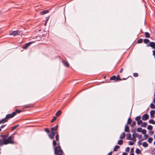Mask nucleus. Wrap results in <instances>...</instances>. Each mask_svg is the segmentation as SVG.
<instances>
[{"label":"nucleus","mask_w":155,"mask_h":155,"mask_svg":"<svg viewBox=\"0 0 155 155\" xmlns=\"http://www.w3.org/2000/svg\"><path fill=\"white\" fill-rule=\"evenodd\" d=\"M123 68H121V69H120V73H122L123 71Z\"/></svg>","instance_id":"13d9d810"},{"label":"nucleus","mask_w":155,"mask_h":155,"mask_svg":"<svg viewBox=\"0 0 155 155\" xmlns=\"http://www.w3.org/2000/svg\"><path fill=\"white\" fill-rule=\"evenodd\" d=\"M154 145H155V141L154 142Z\"/></svg>","instance_id":"774afa93"},{"label":"nucleus","mask_w":155,"mask_h":155,"mask_svg":"<svg viewBox=\"0 0 155 155\" xmlns=\"http://www.w3.org/2000/svg\"><path fill=\"white\" fill-rule=\"evenodd\" d=\"M152 154L153 155H155V149H153L151 152Z\"/></svg>","instance_id":"79ce46f5"},{"label":"nucleus","mask_w":155,"mask_h":155,"mask_svg":"<svg viewBox=\"0 0 155 155\" xmlns=\"http://www.w3.org/2000/svg\"><path fill=\"white\" fill-rule=\"evenodd\" d=\"M58 129V125H57L55 127H52L51 128V131H57Z\"/></svg>","instance_id":"f8f14e48"},{"label":"nucleus","mask_w":155,"mask_h":155,"mask_svg":"<svg viewBox=\"0 0 155 155\" xmlns=\"http://www.w3.org/2000/svg\"><path fill=\"white\" fill-rule=\"evenodd\" d=\"M149 115L147 114H144L142 116V119L143 120H146L149 118Z\"/></svg>","instance_id":"0eeeda50"},{"label":"nucleus","mask_w":155,"mask_h":155,"mask_svg":"<svg viewBox=\"0 0 155 155\" xmlns=\"http://www.w3.org/2000/svg\"><path fill=\"white\" fill-rule=\"evenodd\" d=\"M126 139L127 140H133V138H131V134L130 133L127 136Z\"/></svg>","instance_id":"9b49d317"},{"label":"nucleus","mask_w":155,"mask_h":155,"mask_svg":"<svg viewBox=\"0 0 155 155\" xmlns=\"http://www.w3.org/2000/svg\"><path fill=\"white\" fill-rule=\"evenodd\" d=\"M137 137H138V139H140L142 137V135L141 134L138 135H138H137Z\"/></svg>","instance_id":"c03bdc74"},{"label":"nucleus","mask_w":155,"mask_h":155,"mask_svg":"<svg viewBox=\"0 0 155 155\" xmlns=\"http://www.w3.org/2000/svg\"><path fill=\"white\" fill-rule=\"evenodd\" d=\"M8 121V120L7 119L6 117H5L0 121V124H4L5 122H7Z\"/></svg>","instance_id":"9d476101"},{"label":"nucleus","mask_w":155,"mask_h":155,"mask_svg":"<svg viewBox=\"0 0 155 155\" xmlns=\"http://www.w3.org/2000/svg\"><path fill=\"white\" fill-rule=\"evenodd\" d=\"M143 146L144 147H148V144L146 142H143L142 143Z\"/></svg>","instance_id":"4be33fe9"},{"label":"nucleus","mask_w":155,"mask_h":155,"mask_svg":"<svg viewBox=\"0 0 155 155\" xmlns=\"http://www.w3.org/2000/svg\"><path fill=\"white\" fill-rule=\"evenodd\" d=\"M31 44V42H29V43H26L25 44V45L23 46V48L24 49H26L28 47L30 46Z\"/></svg>","instance_id":"6e6552de"},{"label":"nucleus","mask_w":155,"mask_h":155,"mask_svg":"<svg viewBox=\"0 0 155 155\" xmlns=\"http://www.w3.org/2000/svg\"><path fill=\"white\" fill-rule=\"evenodd\" d=\"M153 102L155 104V98H154L153 100Z\"/></svg>","instance_id":"680f3d73"},{"label":"nucleus","mask_w":155,"mask_h":155,"mask_svg":"<svg viewBox=\"0 0 155 155\" xmlns=\"http://www.w3.org/2000/svg\"><path fill=\"white\" fill-rule=\"evenodd\" d=\"M137 41L138 43H141L143 41V39L142 38H140Z\"/></svg>","instance_id":"e433bc0d"},{"label":"nucleus","mask_w":155,"mask_h":155,"mask_svg":"<svg viewBox=\"0 0 155 155\" xmlns=\"http://www.w3.org/2000/svg\"><path fill=\"white\" fill-rule=\"evenodd\" d=\"M136 139H135L134 140V142H136Z\"/></svg>","instance_id":"69168bd1"},{"label":"nucleus","mask_w":155,"mask_h":155,"mask_svg":"<svg viewBox=\"0 0 155 155\" xmlns=\"http://www.w3.org/2000/svg\"><path fill=\"white\" fill-rule=\"evenodd\" d=\"M137 135H138L137 133H134L133 134H132V136L133 137V139L135 138L136 137H137Z\"/></svg>","instance_id":"393cba45"},{"label":"nucleus","mask_w":155,"mask_h":155,"mask_svg":"<svg viewBox=\"0 0 155 155\" xmlns=\"http://www.w3.org/2000/svg\"><path fill=\"white\" fill-rule=\"evenodd\" d=\"M147 47H150L153 49H155V43L153 42H150L147 45Z\"/></svg>","instance_id":"423d86ee"},{"label":"nucleus","mask_w":155,"mask_h":155,"mask_svg":"<svg viewBox=\"0 0 155 155\" xmlns=\"http://www.w3.org/2000/svg\"><path fill=\"white\" fill-rule=\"evenodd\" d=\"M145 139H147L148 137V136L147 134H145L144 135Z\"/></svg>","instance_id":"de8ad7c7"},{"label":"nucleus","mask_w":155,"mask_h":155,"mask_svg":"<svg viewBox=\"0 0 155 155\" xmlns=\"http://www.w3.org/2000/svg\"><path fill=\"white\" fill-rule=\"evenodd\" d=\"M140 116H138L136 117L135 120L138 121L140 120Z\"/></svg>","instance_id":"473e14b6"},{"label":"nucleus","mask_w":155,"mask_h":155,"mask_svg":"<svg viewBox=\"0 0 155 155\" xmlns=\"http://www.w3.org/2000/svg\"><path fill=\"white\" fill-rule=\"evenodd\" d=\"M16 115V113L13 112L11 114H8L5 117L8 120V119L10 118H12L13 117Z\"/></svg>","instance_id":"39448f33"},{"label":"nucleus","mask_w":155,"mask_h":155,"mask_svg":"<svg viewBox=\"0 0 155 155\" xmlns=\"http://www.w3.org/2000/svg\"><path fill=\"white\" fill-rule=\"evenodd\" d=\"M31 106V104H28L26 105H25L24 106V108H30Z\"/></svg>","instance_id":"a878e982"},{"label":"nucleus","mask_w":155,"mask_h":155,"mask_svg":"<svg viewBox=\"0 0 155 155\" xmlns=\"http://www.w3.org/2000/svg\"><path fill=\"white\" fill-rule=\"evenodd\" d=\"M116 78H117L118 79V80H119L120 81H121V79L120 78V76L119 75H117Z\"/></svg>","instance_id":"8fccbe9b"},{"label":"nucleus","mask_w":155,"mask_h":155,"mask_svg":"<svg viewBox=\"0 0 155 155\" xmlns=\"http://www.w3.org/2000/svg\"><path fill=\"white\" fill-rule=\"evenodd\" d=\"M118 78H116V77L115 76H112L110 78V80H115V81H117L118 80Z\"/></svg>","instance_id":"2eb2a0df"},{"label":"nucleus","mask_w":155,"mask_h":155,"mask_svg":"<svg viewBox=\"0 0 155 155\" xmlns=\"http://www.w3.org/2000/svg\"><path fill=\"white\" fill-rule=\"evenodd\" d=\"M130 155H134V153H130Z\"/></svg>","instance_id":"e2e57ef3"},{"label":"nucleus","mask_w":155,"mask_h":155,"mask_svg":"<svg viewBox=\"0 0 155 155\" xmlns=\"http://www.w3.org/2000/svg\"><path fill=\"white\" fill-rule=\"evenodd\" d=\"M57 133H58V132H54V131H51V132L50 133V134H48V136L51 139H54V136L55 135V134H56V135L57 134Z\"/></svg>","instance_id":"20e7f679"},{"label":"nucleus","mask_w":155,"mask_h":155,"mask_svg":"<svg viewBox=\"0 0 155 155\" xmlns=\"http://www.w3.org/2000/svg\"><path fill=\"white\" fill-rule=\"evenodd\" d=\"M2 138V141L0 144V146H2L3 145H6L8 144H13L15 142L13 141L14 137L12 135L8 137V139H6L8 137V135L7 134L5 135H1Z\"/></svg>","instance_id":"f03ea898"},{"label":"nucleus","mask_w":155,"mask_h":155,"mask_svg":"<svg viewBox=\"0 0 155 155\" xmlns=\"http://www.w3.org/2000/svg\"><path fill=\"white\" fill-rule=\"evenodd\" d=\"M132 120L130 118H129L128 120L127 124H130L132 122Z\"/></svg>","instance_id":"cd10ccee"},{"label":"nucleus","mask_w":155,"mask_h":155,"mask_svg":"<svg viewBox=\"0 0 155 155\" xmlns=\"http://www.w3.org/2000/svg\"><path fill=\"white\" fill-rule=\"evenodd\" d=\"M129 144L130 145H133L134 144V143L133 142L131 141H129Z\"/></svg>","instance_id":"37998d69"},{"label":"nucleus","mask_w":155,"mask_h":155,"mask_svg":"<svg viewBox=\"0 0 155 155\" xmlns=\"http://www.w3.org/2000/svg\"><path fill=\"white\" fill-rule=\"evenodd\" d=\"M120 147L118 145H116L115 146L114 149V151H117L120 148Z\"/></svg>","instance_id":"a211bd4d"},{"label":"nucleus","mask_w":155,"mask_h":155,"mask_svg":"<svg viewBox=\"0 0 155 155\" xmlns=\"http://www.w3.org/2000/svg\"><path fill=\"white\" fill-rule=\"evenodd\" d=\"M134 149L133 148H131L130 151V153H134Z\"/></svg>","instance_id":"09e8293b"},{"label":"nucleus","mask_w":155,"mask_h":155,"mask_svg":"<svg viewBox=\"0 0 155 155\" xmlns=\"http://www.w3.org/2000/svg\"><path fill=\"white\" fill-rule=\"evenodd\" d=\"M112 153V151L110 152L107 155H111Z\"/></svg>","instance_id":"6e6d98bb"},{"label":"nucleus","mask_w":155,"mask_h":155,"mask_svg":"<svg viewBox=\"0 0 155 155\" xmlns=\"http://www.w3.org/2000/svg\"><path fill=\"white\" fill-rule=\"evenodd\" d=\"M127 78H123V80H126Z\"/></svg>","instance_id":"0e129e2a"},{"label":"nucleus","mask_w":155,"mask_h":155,"mask_svg":"<svg viewBox=\"0 0 155 155\" xmlns=\"http://www.w3.org/2000/svg\"><path fill=\"white\" fill-rule=\"evenodd\" d=\"M155 113V111L154 110H152L150 112V117L151 118H153V117H152V116H153Z\"/></svg>","instance_id":"6ab92c4d"},{"label":"nucleus","mask_w":155,"mask_h":155,"mask_svg":"<svg viewBox=\"0 0 155 155\" xmlns=\"http://www.w3.org/2000/svg\"><path fill=\"white\" fill-rule=\"evenodd\" d=\"M141 132H142V134H146L147 132V131L146 130L143 129L142 130Z\"/></svg>","instance_id":"4c0bfd02"},{"label":"nucleus","mask_w":155,"mask_h":155,"mask_svg":"<svg viewBox=\"0 0 155 155\" xmlns=\"http://www.w3.org/2000/svg\"><path fill=\"white\" fill-rule=\"evenodd\" d=\"M143 42L145 44H146L150 42V41L148 39H144L143 40Z\"/></svg>","instance_id":"c85d7f7f"},{"label":"nucleus","mask_w":155,"mask_h":155,"mask_svg":"<svg viewBox=\"0 0 155 155\" xmlns=\"http://www.w3.org/2000/svg\"><path fill=\"white\" fill-rule=\"evenodd\" d=\"M142 129L141 127H139V128H137V131L139 132H141L142 131Z\"/></svg>","instance_id":"2f4dec72"},{"label":"nucleus","mask_w":155,"mask_h":155,"mask_svg":"<svg viewBox=\"0 0 155 155\" xmlns=\"http://www.w3.org/2000/svg\"><path fill=\"white\" fill-rule=\"evenodd\" d=\"M22 33L21 31L19 30H17L16 31H10L9 34L10 35H12L15 36L17 35H20Z\"/></svg>","instance_id":"7ed1b4c3"},{"label":"nucleus","mask_w":155,"mask_h":155,"mask_svg":"<svg viewBox=\"0 0 155 155\" xmlns=\"http://www.w3.org/2000/svg\"><path fill=\"white\" fill-rule=\"evenodd\" d=\"M130 148L129 147H127L125 149V151L126 152H128L130 150Z\"/></svg>","instance_id":"49530a36"},{"label":"nucleus","mask_w":155,"mask_h":155,"mask_svg":"<svg viewBox=\"0 0 155 155\" xmlns=\"http://www.w3.org/2000/svg\"><path fill=\"white\" fill-rule=\"evenodd\" d=\"M142 123H143L142 121V120H140L139 121H138L137 122V124L138 125H140V124H142Z\"/></svg>","instance_id":"72a5a7b5"},{"label":"nucleus","mask_w":155,"mask_h":155,"mask_svg":"<svg viewBox=\"0 0 155 155\" xmlns=\"http://www.w3.org/2000/svg\"><path fill=\"white\" fill-rule=\"evenodd\" d=\"M154 98H155V92L154 93Z\"/></svg>","instance_id":"338daca9"},{"label":"nucleus","mask_w":155,"mask_h":155,"mask_svg":"<svg viewBox=\"0 0 155 155\" xmlns=\"http://www.w3.org/2000/svg\"><path fill=\"white\" fill-rule=\"evenodd\" d=\"M125 133L124 132H123L120 134V139H123L125 137Z\"/></svg>","instance_id":"4468645a"},{"label":"nucleus","mask_w":155,"mask_h":155,"mask_svg":"<svg viewBox=\"0 0 155 155\" xmlns=\"http://www.w3.org/2000/svg\"><path fill=\"white\" fill-rule=\"evenodd\" d=\"M62 62L63 63L64 65L66 67H68L69 66V64L68 63V61H63Z\"/></svg>","instance_id":"ddd939ff"},{"label":"nucleus","mask_w":155,"mask_h":155,"mask_svg":"<svg viewBox=\"0 0 155 155\" xmlns=\"http://www.w3.org/2000/svg\"><path fill=\"white\" fill-rule=\"evenodd\" d=\"M125 131L126 132H130L129 127L127 125H126L125 128Z\"/></svg>","instance_id":"f3484780"},{"label":"nucleus","mask_w":155,"mask_h":155,"mask_svg":"<svg viewBox=\"0 0 155 155\" xmlns=\"http://www.w3.org/2000/svg\"><path fill=\"white\" fill-rule=\"evenodd\" d=\"M61 111L60 110H59L55 114V115L56 116L58 117L61 114Z\"/></svg>","instance_id":"dca6fc26"},{"label":"nucleus","mask_w":155,"mask_h":155,"mask_svg":"<svg viewBox=\"0 0 155 155\" xmlns=\"http://www.w3.org/2000/svg\"><path fill=\"white\" fill-rule=\"evenodd\" d=\"M153 140V138L151 137H150L148 138V141L150 143H152Z\"/></svg>","instance_id":"7c9ffc66"},{"label":"nucleus","mask_w":155,"mask_h":155,"mask_svg":"<svg viewBox=\"0 0 155 155\" xmlns=\"http://www.w3.org/2000/svg\"><path fill=\"white\" fill-rule=\"evenodd\" d=\"M19 125H16L14 126V127L16 129V128H17L19 126Z\"/></svg>","instance_id":"bf43d9fd"},{"label":"nucleus","mask_w":155,"mask_h":155,"mask_svg":"<svg viewBox=\"0 0 155 155\" xmlns=\"http://www.w3.org/2000/svg\"><path fill=\"white\" fill-rule=\"evenodd\" d=\"M45 131L47 133H48V134H50V130L47 128H46L45 129Z\"/></svg>","instance_id":"c9c22d12"},{"label":"nucleus","mask_w":155,"mask_h":155,"mask_svg":"<svg viewBox=\"0 0 155 155\" xmlns=\"http://www.w3.org/2000/svg\"><path fill=\"white\" fill-rule=\"evenodd\" d=\"M136 153L138 154H140L141 153V151L138 148L136 150Z\"/></svg>","instance_id":"b1692460"},{"label":"nucleus","mask_w":155,"mask_h":155,"mask_svg":"<svg viewBox=\"0 0 155 155\" xmlns=\"http://www.w3.org/2000/svg\"><path fill=\"white\" fill-rule=\"evenodd\" d=\"M49 12L48 10H45L40 12V14L41 15H44L47 13Z\"/></svg>","instance_id":"1a4fd4ad"},{"label":"nucleus","mask_w":155,"mask_h":155,"mask_svg":"<svg viewBox=\"0 0 155 155\" xmlns=\"http://www.w3.org/2000/svg\"><path fill=\"white\" fill-rule=\"evenodd\" d=\"M55 136V140H54L53 141V145L54 147V153L56 155H62L63 152L61 149V147L59 143V135L57 133Z\"/></svg>","instance_id":"f257e3e1"},{"label":"nucleus","mask_w":155,"mask_h":155,"mask_svg":"<svg viewBox=\"0 0 155 155\" xmlns=\"http://www.w3.org/2000/svg\"><path fill=\"white\" fill-rule=\"evenodd\" d=\"M142 143L141 142V140H140L138 142V144L139 145H141Z\"/></svg>","instance_id":"603ef678"},{"label":"nucleus","mask_w":155,"mask_h":155,"mask_svg":"<svg viewBox=\"0 0 155 155\" xmlns=\"http://www.w3.org/2000/svg\"><path fill=\"white\" fill-rule=\"evenodd\" d=\"M154 133V132L152 131H150L149 132V134L150 135H153Z\"/></svg>","instance_id":"3c124183"},{"label":"nucleus","mask_w":155,"mask_h":155,"mask_svg":"<svg viewBox=\"0 0 155 155\" xmlns=\"http://www.w3.org/2000/svg\"><path fill=\"white\" fill-rule=\"evenodd\" d=\"M15 129V128L14 126V127H12L11 130V131H12L14 130Z\"/></svg>","instance_id":"864d4df0"},{"label":"nucleus","mask_w":155,"mask_h":155,"mask_svg":"<svg viewBox=\"0 0 155 155\" xmlns=\"http://www.w3.org/2000/svg\"><path fill=\"white\" fill-rule=\"evenodd\" d=\"M21 112V110H16L15 112H14L15 113H16V114L17 113H20Z\"/></svg>","instance_id":"ea45409f"},{"label":"nucleus","mask_w":155,"mask_h":155,"mask_svg":"<svg viewBox=\"0 0 155 155\" xmlns=\"http://www.w3.org/2000/svg\"><path fill=\"white\" fill-rule=\"evenodd\" d=\"M147 125V123L146 122H143L141 126L142 127H146Z\"/></svg>","instance_id":"5701e85b"},{"label":"nucleus","mask_w":155,"mask_h":155,"mask_svg":"<svg viewBox=\"0 0 155 155\" xmlns=\"http://www.w3.org/2000/svg\"><path fill=\"white\" fill-rule=\"evenodd\" d=\"M122 155H127V154L126 153H123Z\"/></svg>","instance_id":"052dcab7"},{"label":"nucleus","mask_w":155,"mask_h":155,"mask_svg":"<svg viewBox=\"0 0 155 155\" xmlns=\"http://www.w3.org/2000/svg\"><path fill=\"white\" fill-rule=\"evenodd\" d=\"M153 55H155V50H153Z\"/></svg>","instance_id":"5fc2aeb1"},{"label":"nucleus","mask_w":155,"mask_h":155,"mask_svg":"<svg viewBox=\"0 0 155 155\" xmlns=\"http://www.w3.org/2000/svg\"><path fill=\"white\" fill-rule=\"evenodd\" d=\"M150 108L152 109H155V105L153 103H151L150 105Z\"/></svg>","instance_id":"c756f323"},{"label":"nucleus","mask_w":155,"mask_h":155,"mask_svg":"<svg viewBox=\"0 0 155 155\" xmlns=\"http://www.w3.org/2000/svg\"><path fill=\"white\" fill-rule=\"evenodd\" d=\"M133 75L134 77H137L138 76V74L137 73H134L133 74Z\"/></svg>","instance_id":"a18cd8bd"},{"label":"nucleus","mask_w":155,"mask_h":155,"mask_svg":"<svg viewBox=\"0 0 155 155\" xmlns=\"http://www.w3.org/2000/svg\"><path fill=\"white\" fill-rule=\"evenodd\" d=\"M149 122L150 124H155V121L153 120L152 119L150 120H149Z\"/></svg>","instance_id":"412c9836"},{"label":"nucleus","mask_w":155,"mask_h":155,"mask_svg":"<svg viewBox=\"0 0 155 155\" xmlns=\"http://www.w3.org/2000/svg\"><path fill=\"white\" fill-rule=\"evenodd\" d=\"M123 143V140H119L118 141V144L120 145H121Z\"/></svg>","instance_id":"bb28decb"},{"label":"nucleus","mask_w":155,"mask_h":155,"mask_svg":"<svg viewBox=\"0 0 155 155\" xmlns=\"http://www.w3.org/2000/svg\"><path fill=\"white\" fill-rule=\"evenodd\" d=\"M56 119V117L54 116V117L53 118L52 120L51 121V123H52L53 122H54V121H55Z\"/></svg>","instance_id":"a19ab883"},{"label":"nucleus","mask_w":155,"mask_h":155,"mask_svg":"<svg viewBox=\"0 0 155 155\" xmlns=\"http://www.w3.org/2000/svg\"><path fill=\"white\" fill-rule=\"evenodd\" d=\"M153 128V127L150 125H149L147 127V129L149 130H151Z\"/></svg>","instance_id":"f704fd0d"},{"label":"nucleus","mask_w":155,"mask_h":155,"mask_svg":"<svg viewBox=\"0 0 155 155\" xmlns=\"http://www.w3.org/2000/svg\"><path fill=\"white\" fill-rule=\"evenodd\" d=\"M145 37L147 38H149L150 37V35L148 32H145Z\"/></svg>","instance_id":"aec40b11"},{"label":"nucleus","mask_w":155,"mask_h":155,"mask_svg":"<svg viewBox=\"0 0 155 155\" xmlns=\"http://www.w3.org/2000/svg\"><path fill=\"white\" fill-rule=\"evenodd\" d=\"M136 122L135 121H134L133 122L132 124H131V127H133L135 126L136 125Z\"/></svg>","instance_id":"58836bf2"},{"label":"nucleus","mask_w":155,"mask_h":155,"mask_svg":"<svg viewBox=\"0 0 155 155\" xmlns=\"http://www.w3.org/2000/svg\"><path fill=\"white\" fill-rule=\"evenodd\" d=\"M5 126H6V125H2L1 126V127H1V128H3Z\"/></svg>","instance_id":"4d7b16f0"}]
</instances>
